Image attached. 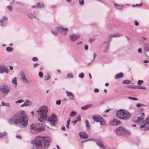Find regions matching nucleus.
I'll return each mask as SVG.
<instances>
[{
	"label": "nucleus",
	"instance_id": "69168bd1",
	"mask_svg": "<svg viewBox=\"0 0 149 149\" xmlns=\"http://www.w3.org/2000/svg\"><path fill=\"white\" fill-rule=\"evenodd\" d=\"M149 62V61H148V60H144L143 61V63H147L148 62Z\"/></svg>",
	"mask_w": 149,
	"mask_h": 149
},
{
	"label": "nucleus",
	"instance_id": "4c0bfd02",
	"mask_svg": "<svg viewBox=\"0 0 149 149\" xmlns=\"http://www.w3.org/2000/svg\"><path fill=\"white\" fill-rule=\"evenodd\" d=\"M84 73H81L79 74L78 77L81 78H83L84 77Z\"/></svg>",
	"mask_w": 149,
	"mask_h": 149
},
{
	"label": "nucleus",
	"instance_id": "a211bd4d",
	"mask_svg": "<svg viewBox=\"0 0 149 149\" xmlns=\"http://www.w3.org/2000/svg\"><path fill=\"white\" fill-rule=\"evenodd\" d=\"M31 102L28 100H25L24 104H22L21 105V107L26 106H30L31 104Z\"/></svg>",
	"mask_w": 149,
	"mask_h": 149
},
{
	"label": "nucleus",
	"instance_id": "dca6fc26",
	"mask_svg": "<svg viewBox=\"0 0 149 149\" xmlns=\"http://www.w3.org/2000/svg\"><path fill=\"white\" fill-rule=\"evenodd\" d=\"M22 80L24 82L26 83H29V81L25 77V75L23 72H22L20 74Z\"/></svg>",
	"mask_w": 149,
	"mask_h": 149
},
{
	"label": "nucleus",
	"instance_id": "e433bc0d",
	"mask_svg": "<svg viewBox=\"0 0 149 149\" xmlns=\"http://www.w3.org/2000/svg\"><path fill=\"white\" fill-rule=\"evenodd\" d=\"M105 43H106L107 45L105 48L104 51V52H106L108 49V44L107 42H106Z\"/></svg>",
	"mask_w": 149,
	"mask_h": 149
},
{
	"label": "nucleus",
	"instance_id": "bb28decb",
	"mask_svg": "<svg viewBox=\"0 0 149 149\" xmlns=\"http://www.w3.org/2000/svg\"><path fill=\"white\" fill-rule=\"evenodd\" d=\"M1 105L2 106H6L8 107H10V104L8 103H6L3 101H1Z\"/></svg>",
	"mask_w": 149,
	"mask_h": 149
},
{
	"label": "nucleus",
	"instance_id": "c756f323",
	"mask_svg": "<svg viewBox=\"0 0 149 149\" xmlns=\"http://www.w3.org/2000/svg\"><path fill=\"white\" fill-rule=\"evenodd\" d=\"M130 81L129 80H125L123 81L122 83L124 84H130Z\"/></svg>",
	"mask_w": 149,
	"mask_h": 149
},
{
	"label": "nucleus",
	"instance_id": "680f3d73",
	"mask_svg": "<svg viewBox=\"0 0 149 149\" xmlns=\"http://www.w3.org/2000/svg\"><path fill=\"white\" fill-rule=\"evenodd\" d=\"M88 46L87 45H85V49L86 50H87L88 49Z\"/></svg>",
	"mask_w": 149,
	"mask_h": 149
},
{
	"label": "nucleus",
	"instance_id": "7ed1b4c3",
	"mask_svg": "<svg viewBox=\"0 0 149 149\" xmlns=\"http://www.w3.org/2000/svg\"><path fill=\"white\" fill-rule=\"evenodd\" d=\"M144 113H143L141 114V116L136 117L134 118L133 121L137 123H141L139 127L142 130H147L149 129V118H147L145 120H143V116Z\"/></svg>",
	"mask_w": 149,
	"mask_h": 149
},
{
	"label": "nucleus",
	"instance_id": "de8ad7c7",
	"mask_svg": "<svg viewBox=\"0 0 149 149\" xmlns=\"http://www.w3.org/2000/svg\"><path fill=\"white\" fill-rule=\"evenodd\" d=\"M50 78V76L49 75H48L47 77H45V81H47L48 79H49Z\"/></svg>",
	"mask_w": 149,
	"mask_h": 149
},
{
	"label": "nucleus",
	"instance_id": "473e14b6",
	"mask_svg": "<svg viewBox=\"0 0 149 149\" xmlns=\"http://www.w3.org/2000/svg\"><path fill=\"white\" fill-rule=\"evenodd\" d=\"M24 102V100L22 99L18 100L17 101H16L15 102V103L16 104H18L21 103L22 102Z\"/></svg>",
	"mask_w": 149,
	"mask_h": 149
},
{
	"label": "nucleus",
	"instance_id": "864d4df0",
	"mask_svg": "<svg viewBox=\"0 0 149 149\" xmlns=\"http://www.w3.org/2000/svg\"><path fill=\"white\" fill-rule=\"evenodd\" d=\"M7 8L11 11L12 10V8L10 6H8L7 7Z\"/></svg>",
	"mask_w": 149,
	"mask_h": 149
},
{
	"label": "nucleus",
	"instance_id": "c9c22d12",
	"mask_svg": "<svg viewBox=\"0 0 149 149\" xmlns=\"http://www.w3.org/2000/svg\"><path fill=\"white\" fill-rule=\"evenodd\" d=\"M28 16L31 18H35L36 17L35 15L33 14L30 13L28 15Z\"/></svg>",
	"mask_w": 149,
	"mask_h": 149
},
{
	"label": "nucleus",
	"instance_id": "6e6552de",
	"mask_svg": "<svg viewBox=\"0 0 149 149\" xmlns=\"http://www.w3.org/2000/svg\"><path fill=\"white\" fill-rule=\"evenodd\" d=\"M47 120L50 122L51 125H54L57 123V116L55 113H52L49 118L47 119Z\"/></svg>",
	"mask_w": 149,
	"mask_h": 149
},
{
	"label": "nucleus",
	"instance_id": "2f4dec72",
	"mask_svg": "<svg viewBox=\"0 0 149 149\" xmlns=\"http://www.w3.org/2000/svg\"><path fill=\"white\" fill-rule=\"evenodd\" d=\"M73 76L72 73H69L68 74L67 77L66 78H73Z\"/></svg>",
	"mask_w": 149,
	"mask_h": 149
},
{
	"label": "nucleus",
	"instance_id": "5701e85b",
	"mask_svg": "<svg viewBox=\"0 0 149 149\" xmlns=\"http://www.w3.org/2000/svg\"><path fill=\"white\" fill-rule=\"evenodd\" d=\"M37 6L38 8H42L44 7V5L42 3H39L37 4Z\"/></svg>",
	"mask_w": 149,
	"mask_h": 149
},
{
	"label": "nucleus",
	"instance_id": "7c9ffc66",
	"mask_svg": "<svg viewBox=\"0 0 149 149\" xmlns=\"http://www.w3.org/2000/svg\"><path fill=\"white\" fill-rule=\"evenodd\" d=\"M7 135V133L6 132H3L1 133L0 134V138H1L6 135Z\"/></svg>",
	"mask_w": 149,
	"mask_h": 149
},
{
	"label": "nucleus",
	"instance_id": "c03bdc74",
	"mask_svg": "<svg viewBox=\"0 0 149 149\" xmlns=\"http://www.w3.org/2000/svg\"><path fill=\"white\" fill-rule=\"evenodd\" d=\"M9 71L8 69L5 67L4 68L3 72H6V73H8Z\"/></svg>",
	"mask_w": 149,
	"mask_h": 149
},
{
	"label": "nucleus",
	"instance_id": "603ef678",
	"mask_svg": "<svg viewBox=\"0 0 149 149\" xmlns=\"http://www.w3.org/2000/svg\"><path fill=\"white\" fill-rule=\"evenodd\" d=\"M99 91V89L97 88H95L94 89V92L95 93H97Z\"/></svg>",
	"mask_w": 149,
	"mask_h": 149
},
{
	"label": "nucleus",
	"instance_id": "8fccbe9b",
	"mask_svg": "<svg viewBox=\"0 0 149 149\" xmlns=\"http://www.w3.org/2000/svg\"><path fill=\"white\" fill-rule=\"evenodd\" d=\"M142 5V3L140 4H136L134 6V5H133V6L134 7H139L140 6H141Z\"/></svg>",
	"mask_w": 149,
	"mask_h": 149
},
{
	"label": "nucleus",
	"instance_id": "09e8293b",
	"mask_svg": "<svg viewBox=\"0 0 149 149\" xmlns=\"http://www.w3.org/2000/svg\"><path fill=\"white\" fill-rule=\"evenodd\" d=\"M113 37H115V36H114V34H110L109 35V38H113Z\"/></svg>",
	"mask_w": 149,
	"mask_h": 149
},
{
	"label": "nucleus",
	"instance_id": "9d476101",
	"mask_svg": "<svg viewBox=\"0 0 149 149\" xmlns=\"http://www.w3.org/2000/svg\"><path fill=\"white\" fill-rule=\"evenodd\" d=\"M92 118L94 121L100 122V125H105L106 124V123L104 119L100 116L94 115Z\"/></svg>",
	"mask_w": 149,
	"mask_h": 149
},
{
	"label": "nucleus",
	"instance_id": "58836bf2",
	"mask_svg": "<svg viewBox=\"0 0 149 149\" xmlns=\"http://www.w3.org/2000/svg\"><path fill=\"white\" fill-rule=\"evenodd\" d=\"M70 120H68L66 123V127L68 128H69V125L70 123Z\"/></svg>",
	"mask_w": 149,
	"mask_h": 149
},
{
	"label": "nucleus",
	"instance_id": "79ce46f5",
	"mask_svg": "<svg viewBox=\"0 0 149 149\" xmlns=\"http://www.w3.org/2000/svg\"><path fill=\"white\" fill-rule=\"evenodd\" d=\"M85 124L86 127L89 128V123L87 120L85 121Z\"/></svg>",
	"mask_w": 149,
	"mask_h": 149
},
{
	"label": "nucleus",
	"instance_id": "052dcab7",
	"mask_svg": "<svg viewBox=\"0 0 149 149\" xmlns=\"http://www.w3.org/2000/svg\"><path fill=\"white\" fill-rule=\"evenodd\" d=\"M16 137L17 138L19 139H21V136L20 135H17L16 136Z\"/></svg>",
	"mask_w": 149,
	"mask_h": 149
},
{
	"label": "nucleus",
	"instance_id": "5fc2aeb1",
	"mask_svg": "<svg viewBox=\"0 0 149 149\" xmlns=\"http://www.w3.org/2000/svg\"><path fill=\"white\" fill-rule=\"evenodd\" d=\"M61 103V100H57L56 101V104H57L59 105Z\"/></svg>",
	"mask_w": 149,
	"mask_h": 149
},
{
	"label": "nucleus",
	"instance_id": "b1692460",
	"mask_svg": "<svg viewBox=\"0 0 149 149\" xmlns=\"http://www.w3.org/2000/svg\"><path fill=\"white\" fill-rule=\"evenodd\" d=\"M123 77V74L122 73H119L116 74L115 76V79H117L122 77Z\"/></svg>",
	"mask_w": 149,
	"mask_h": 149
},
{
	"label": "nucleus",
	"instance_id": "f8f14e48",
	"mask_svg": "<svg viewBox=\"0 0 149 149\" xmlns=\"http://www.w3.org/2000/svg\"><path fill=\"white\" fill-rule=\"evenodd\" d=\"M8 20V17L6 16H3L0 19V25L1 26H4L6 24Z\"/></svg>",
	"mask_w": 149,
	"mask_h": 149
},
{
	"label": "nucleus",
	"instance_id": "4be33fe9",
	"mask_svg": "<svg viewBox=\"0 0 149 149\" xmlns=\"http://www.w3.org/2000/svg\"><path fill=\"white\" fill-rule=\"evenodd\" d=\"M97 144L100 148L102 149H106L104 145L101 142H97Z\"/></svg>",
	"mask_w": 149,
	"mask_h": 149
},
{
	"label": "nucleus",
	"instance_id": "ddd939ff",
	"mask_svg": "<svg viewBox=\"0 0 149 149\" xmlns=\"http://www.w3.org/2000/svg\"><path fill=\"white\" fill-rule=\"evenodd\" d=\"M80 37V36L79 34H71L69 36V38L71 41L74 42L76 40L79 38Z\"/></svg>",
	"mask_w": 149,
	"mask_h": 149
},
{
	"label": "nucleus",
	"instance_id": "423d86ee",
	"mask_svg": "<svg viewBox=\"0 0 149 149\" xmlns=\"http://www.w3.org/2000/svg\"><path fill=\"white\" fill-rule=\"evenodd\" d=\"M116 116L120 119L126 120L131 118V114L127 110L120 109L117 111Z\"/></svg>",
	"mask_w": 149,
	"mask_h": 149
},
{
	"label": "nucleus",
	"instance_id": "49530a36",
	"mask_svg": "<svg viewBox=\"0 0 149 149\" xmlns=\"http://www.w3.org/2000/svg\"><path fill=\"white\" fill-rule=\"evenodd\" d=\"M77 120H76L77 121V122L78 121H80L81 120V117L80 116H79L77 118Z\"/></svg>",
	"mask_w": 149,
	"mask_h": 149
},
{
	"label": "nucleus",
	"instance_id": "f257e3e1",
	"mask_svg": "<svg viewBox=\"0 0 149 149\" xmlns=\"http://www.w3.org/2000/svg\"><path fill=\"white\" fill-rule=\"evenodd\" d=\"M8 122L11 125L19 126L20 127H26L28 123V117L24 111L15 113L9 119Z\"/></svg>",
	"mask_w": 149,
	"mask_h": 149
},
{
	"label": "nucleus",
	"instance_id": "37998d69",
	"mask_svg": "<svg viewBox=\"0 0 149 149\" xmlns=\"http://www.w3.org/2000/svg\"><path fill=\"white\" fill-rule=\"evenodd\" d=\"M114 36H115V37H120L122 36V34L120 33H116L114 34Z\"/></svg>",
	"mask_w": 149,
	"mask_h": 149
},
{
	"label": "nucleus",
	"instance_id": "f3484780",
	"mask_svg": "<svg viewBox=\"0 0 149 149\" xmlns=\"http://www.w3.org/2000/svg\"><path fill=\"white\" fill-rule=\"evenodd\" d=\"M79 135L82 139H85L88 138V135L85 132H81L79 133Z\"/></svg>",
	"mask_w": 149,
	"mask_h": 149
},
{
	"label": "nucleus",
	"instance_id": "338daca9",
	"mask_svg": "<svg viewBox=\"0 0 149 149\" xmlns=\"http://www.w3.org/2000/svg\"><path fill=\"white\" fill-rule=\"evenodd\" d=\"M61 129H62L63 130H64V131H65V130H66V129H65V127H61Z\"/></svg>",
	"mask_w": 149,
	"mask_h": 149
},
{
	"label": "nucleus",
	"instance_id": "6e6d98bb",
	"mask_svg": "<svg viewBox=\"0 0 149 149\" xmlns=\"http://www.w3.org/2000/svg\"><path fill=\"white\" fill-rule=\"evenodd\" d=\"M32 60L33 61H36L38 60V59L36 57H34L33 58Z\"/></svg>",
	"mask_w": 149,
	"mask_h": 149
},
{
	"label": "nucleus",
	"instance_id": "1a4fd4ad",
	"mask_svg": "<svg viewBox=\"0 0 149 149\" xmlns=\"http://www.w3.org/2000/svg\"><path fill=\"white\" fill-rule=\"evenodd\" d=\"M116 132L117 134L119 135L129 134H130V132L129 131L125 129L124 127H118L116 129Z\"/></svg>",
	"mask_w": 149,
	"mask_h": 149
},
{
	"label": "nucleus",
	"instance_id": "e2e57ef3",
	"mask_svg": "<svg viewBox=\"0 0 149 149\" xmlns=\"http://www.w3.org/2000/svg\"><path fill=\"white\" fill-rule=\"evenodd\" d=\"M72 122L73 123H74V125H75V124L77 122V121L76 120H74V121H72Z\"/></svg>",
	"mask_w": 149,
	"mask_h": 149
},
{
	"label": "nucleus",
	"instance_id": "0e129e2a",
	"mask_svg": "<svg viewBox=\"0 0 149 149\" xmlns=\"http://www.w3.org/2000/svg\"><path fill=\"white\" fill-rule=\"evenodd\" d=\"M31 8H38L37 7V5H36V6H32Z\"/></svg>",
	"mask_w": 149,
	"mask_h": 149
},
{
	"label": "nucleus",
	"instance_id": "72a5a7b5",
	"mask_svg": "<svg viewBox=\"0 0 149 149\" xmlns=\"http://www.w3.org/2000/svg\"><path fill=\"white\" fill-rule=\"evenodd\" d=\"M6 50L8 52H11L13 50V48L11 47H8L6 48Z\"/></svg>",
	"mask_w": 149,
	"mask_h": 149
},
{
	"label": "nucleus",
	"instance_id": "f03ea898",
	"mask_svg": "<svg viewBox=\"0 0 149 149\" xmlns=\"http://www.w3.org/2000/svg\"><path fill=\"white\" fill-rule=\"evenodd\" d=\"M51 141V139L49 137L38 136L32 142L35 144L37 149H47Z\"/></svg>",
	"mask_w": 149,
	"mask_h": 149
},
{
	"label": "nucleus",
	"instance_id": "a19ab883",
	"mask_svg": "<svg viewBox=\"0 0 149 149\" xmlns=\"http://www.w3.org/2000/svg\"><path fill=\"white\" fill-rule=\"evenodd\" d=\"M144 50L146 52H149V47L146 45L145 46Z\"/></svg>",
	"mask_w": 149,
	"mask_h": 149
},
{
	"label": "nucleus",
	"instance_id": "4d7b16f0",
	"mask_svg": "<svg viewBox=\"0 0 149 149\" xmlns=\"http://www.w3.org/2000/svg\"><path fill=\"white\" fill-rule=\"evenodd\" d=\"M142 104H140V103H138L137 104H136V106L138 107H140L142 106Z\"/></svg>",
	"mask_w": 149,
	"mask_h": 149
},
{
	"label": "nucleus",
	"instance_id": "39448f33",
	"mask_svg": "<svg viewBox=\"0 0 149 149\" xmlns=\"http://www.w3.org/2000/svg\"><path fill=\"white\" fill-rule=\"evenodd\" d=\"M48 111V107L45 105L40 107L39 109L37 110V112L40 115V117L38 118L39 121H44V120H46L47 116Z\"/></svg>",
	"mask_w": 149,
	"mask_h": 149
},
{
	"label": "nucleus",
	"instance_id": "412c9836",
	"mask_svg": "<svg viewBox=\"0 0 149 149\" xmlns=\"http://www.w3.org/2000/svg\"><path fill=\"white\" fill-rule=\"evenodd\" d=\"M52 33L54 36H57L58 34V31L57 30V28L56 29H53L51 30Z\"/></svg>",
	"mask_w": 149,
	"mask_h": 149
},
{
	"label": "nucleus",
	"instance_id": "ea45409f",
	"mask_svg": "<svg viewBox=\"0 0 149 149\" xmlns=\"http://www.w3.org/2000/svg\"><path fill=\"white\" fill-rule=\"evenodd\" d=\"M127 98L130 99L132 100H138V99L137 98L135 97H127Z\"/></svg>",
	"mask_w": 149,
	"mask_h": 149
},
{
	"label": "nucleus",
	"instance_id": "9b49d317",
	"mask_svg": "<svg viewBox=\"0 0 149 149\" xmlns=\"http://www.w3.org/2000/svg\"><path fill=\"white\" fill-rule=\"evenodd\" d=\"M57 30L59 33L64 36H66L67 34L68 31V29H64L61 27L57 28Z\"/></svg>",
	"mask_w": 149,
	"mask_h": 149
},
{
	"label": "nucleus",
	"instance_id": "c85d7f7f",
	"mask_svg": "<svg viewBox=\"0 0 149 149\" xmlns=\"http://www.w3.org/2000/svg\"><path fill=\"white\" fill-rule=\"evenodd\" d=\"M115 6L116 7V8L119 10H121L122 9L123 6L120 5H117L116 4H114Z\"/></svg>",
	"mask_w": 149,
	"mask_h": 149
},
{
	"label": "nucleus",
	"instance_id": "4468645a",
	"mask_svg": "<svg viewBox=\"0 0 149 149\" xmlns=\"http://www.w3.org/2000/svg\"><path fill=\"white\" fill-rule=\"evenodd\" d=\"M143 83V80H139L137 81V84L138 85V86H137L134 87H132V88H137L138 89H142L143 90H146V88L143 86H141L140 85H141Z\"/></svg>",
	"mask_w": 149,
	"mask_h": 149
},
{
	"label": "nucleus",
	"instance_id": "a878e982",
	"mask_svg": "<svg viewBox=\"0 0 149 149\" xmlns=\"http://www.w3.org/2000/svg\"><path fill=\"white\" fill-rule=\"evenodd\" d=\"M5 66L2 65H0V73H2L3 72Z\"/></svg>",
	"mask_w": 149,
	"mask_h": 149
},
{
	"label": "nucleus",
	"instance_id": "f704fd0d",
	"mask_svg": "<svg viewBox=\"0 0 149 149\" xmlns=\"http://www.w3.org/2000/svg\"><path fill=\"white\" fill-rule=\"evenodd\" d=\"M79 4L81 6H83L84 4V0H78Z\"/></svg>",
	"mask_w": 149,
	"mask_h": 149
},
{
	"label": "nucleus",
	"instance_id": "3c124183",
	"mask_svg": "<svg viewBox=\"0 0 149 149\" xmlns=\"http://www.w3.org/2000/svg\"><path fill=\"white\" fill-rule=\"evenodd\" d=\"M134 24L135 26H136L139 25V23L136 20L134 21Z\"/></svg>",
	"mask_w": 149,
	"mask_h": 149
},
{
	"label": "nucleus",
	"instance_id": "20e7f679",
	"mask_svg": "<svg viewBox=\"0 0 149 149\" xmlns=\"http://www.w3.org/2000/svg\"><path fill=\"white\" fill-rule=\"evenodd\" d=\"M40 123H33L30 125V131L33 134H36L45 130V123L44 121L40 122Z\"/></svg>",
	"mask_w": 149,
	"mask_h": 149
},
{
	"label": "nucleus",
	"instance_id": "a18cd8bd",
	"mask_svg": "<svg viewBox=\"0 0 149 149\" xmlns=\"http://www.w3.org/2000/svg\"><path fill=\"white\" fill-rule=\"evenodd\" d=\"M43 76V74L41 72H40L39 73V76L40 77L42 78Z\"/></svg>",
	"mask_w": 149,
	"mask_h": 149
},
{
	"label": "nucleus",
	"instance_id": "393cba45",
	"mask_svg": "<svg viewBox=\"0 0 149 149\" xmlns=\"http://www.w3.org/2000/svg\"><path fill=\"white\" fill-rule=\"evenodd\" d=\"M11 82L12 83L14 84V85L16 86L17 85V78L16 77H14L13 78Z\"/></svg>",
	"mask_w": 149,
	"mask_h": 149
},
{
	"label": "nucleus",
	"instance_id": "aec40b11",
	"mask_svg": "<svg viewBox=\"0 0 149 149\" xmlns=\"http://www.w3.org/2000/svg\"><path fill=\"white\" fill-rule=\"evenodd\" d=\"M93 105L91 104H89L81 107V109L83 110H86L93 106Z\"/></svg>",
	"mask_w": 149,
	"mask_h": 149
},
{
	"label": "nucleus",
	"instance_id": "774afa93",
	"mask_svg": "<svg viewBox=\"0 0 149 149\" xmlns=\"http://www.w3.org/2000/svg\"><path fill=\"white\" fill-rule=\"evenodd\" d=\"M95 53L94 54L93 58V59L92 61H93V60H95Z\"/></svg>",
	"mask_w": 149,
	"mask_h": 149
},
{
	"label": "nucleus",
	"instance_id": "2eb2a0df",
	"mask_svg": "<svg viewBox=\"0 0 149 149\" xmlns=\"http://www.w3.org/2000/svg\"><path fill=\"white\" fill-rule=\"evenodd\" d=\"M120 124V121L116 119H114L113 120L110 121L109 122L110 125L115 126H116L119 125Z\"/></svg>",
	"mask_w": 149,
	"mask_h": 149
},
{
	"label": "nucleus",
	"instance_id": "13d9d810",
	"mask_svg": "<svg viewBox=\"0 0 149 149\" xmlns=\"http://www.w3.org/2000/svg\"><path fill=\"white\" fill-rule=\"evenodd\" d=\"M138 52L139 53H141V48H140L138 49Z\"/></svg>",
	"mask_w": 149,
	"mask_h": 149
},
{
	"label": "nucleus",
	"instance_id": "6ab92c4d",
	"mask_svg": "<svg viewBox=\"0 0 149 149\" xmlns=\"http://www.w3.org/2000/svg\"><path fill=\"white\" fill-rule=\"evenodd\" d=\"M66 93L67 96L69 97L70 100H74V95L72 93L67 91H66Z\"/></svg>",
	"mask_w": 149,
	"mask_h": 149
},
{
	"label": "nucleus",
	"instance_id": "bf43d9fd",
	"mask_svg": "<svg viewBox=\"0 0 149 149\" xmlns=\"http://www.w3.org/2000/svg\"><path fill=\"white\" fill-rule=\"evenodd\" d=\"M39 65V64L38 63H36L34 65V67H36L38 66Z\"/></svg>",
	"mask_w": 149,
	"mask_h": 149
},
{
	"label": "nucleus",
	"instance_id": "cd10ccee",
	"mask_svg": "<svg viewBox=\"0 0 149 149\" xmlns=\"http://www.w3.org/2000/svg\"><path fill=\"white\" fill-rule=\"evenodd\" d=\"M77 114V112L76 111H72L70 114V116L71 117H73L75 115Z\"/></svg>",
	"mask_w": 149,
	"mask_h": 149
},
{
	"label": "nucleus",
	"instance_id": "0eeeda50",
	"mask_svg": "<svg viewBox=\"0 0 149 149\" xmlns=\"http://www.w3.org/2000/svg\"><path fill=\"white\" fill-rule=\"evenodd\" d=\"M10 89L6 85H3L0 87V91L3 97L6 96L9 92Z\"/></svg>",
	"mask_w": 149,
	"mask_h": 149
}]
</instances>
